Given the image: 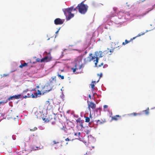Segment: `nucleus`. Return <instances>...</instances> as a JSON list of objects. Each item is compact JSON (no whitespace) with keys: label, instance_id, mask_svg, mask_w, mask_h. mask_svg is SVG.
<instances>
[{"label":"nucleus","instance_id":"obj_46","mask_svg":"<svg viewBox=\"0 0 155 155\" xmlns=\"http://www.w3.org/2000/svg\"><path fill=\"white\" fill-rule=\"evenodd\" d=\"M58 31H59V30H58V31H57L55 32V33H56V34H57V33L58 32Z\"/></svg>","mask_w":155,"mask_h":155},{"label":"nucleus","instance_id":"obj_23","mask_svg":"<svg viewBox=\"0 0 155 155\" xmlns=\"http://www.w3.org/2000/svg\"><path fill=\"white\" fill-rule=\"evenodd\" d=\"M53 144H52L53 145L58 144L60 142H59V141L58 140H54L53 141Z\"/></svg>","mask_w":155,"mask_h":155},{"label":"nucleus","instance_id":"obj_2","mask_svg":"<svg viewBox=\"0 0 155 155\" xmlns=\"http://www.w3.org/2000/svg\"><path fill=\"white\" fill-rule=\"evenodd\" d=\"M73 6L70 8L65 9L63 10L64 14L66 17V19L69 20L74 16V14H72L71 12L73 11Z\"/></svg>","mask_w":155,"mask_h":155},{"label":"nucleus","instance_id":"obj_10","mask_svg":"<svg viewBox=\"0 0 155 155\" xmlns=\"http://www.w3.org/2000/svg\"><path fill=\"white\" fill-rule=\"evenodd\" d=\"M153 9V8H148V9H147V11L146 12L143 13L137 16L138 17H143L145 15H147V14H148Z\"/></svg>","mask_w":155,"mask_h":155},{"label":"nucleus","instance_id":"obj_50","mask_svg":"<svg viewBox=\"0 0 155 155\" xmlns=\"http://www.w3.org/2000/svg\"><path fill=\"white\" fill-rule=\"evenodd\" d=\"M99 81V80H97V82Z\"/></svg>","mask_w":155,"mask_h":155},{"label":"nucleus","instance_id":"obj_12","mask_svg":"<svg viewBox=\"0 0 155 155\" xmlns=\"http://www.w3.org/2000/svg\"><path fill=\"white\" fill-rule=\"evenodd\" d=\"M88 105V108L90 109V108H91L92 109H95L96 107V105L93 102H89L87 101Z\"/></svg>","mask_w":155,"mask_h":155},{"label":"nucleus","instance_id":"obj_18","mask_svg":"<svg viewBox=\"0 0 155 155\" xmlns=\"http://www.w3.org/2000/svg\"><path fill=\"white\" fill-rule=\"evenodd\" d=\"M96 84L95 81H93L91 83V84L90 85L91 86V88L93 89H94V87L95 86V84Z\"/></svg>","mask_w":155,"mask_h":155},{"label":"nucleus","instance_id":"obj_17","mask_svg":"<svg viewBox=\"0 0 155 155\" xmlns=\"http://www.w3.org/2000/svg\"><path fill=\"white\" fill-rule=\"evenodd\" d=\"M28 65V63L25 62L23 64H21L20 65H19V67L20 68H22L23 67L27 66Z\"/></svg>","mask_w":155,"mask_h":155},{"label":"nucleus","instance_id":"obj_15","mask_svg":"<svg viewBox=\"0 0 155 155\" xmlns=\"http://www.w3.org/2000/svg\"><path fill=\"white\" fill-rule=\"evenodd\" d=\"M136 37H134L133 38H131L130 39V41L127 40H125V42H123L122 43V45H125L128 43H129L131 41H132V40L135 38Z\"/></svg>","mask_w":155,"mask_h":155},{"label":"nucleus","instance_id":"obj_4","mask_svg":"<svg viewBox=\"0 0 155 155\" xmlns=\"http://www.w3.org/2000/svg\"><path fill=\"white\" fill-rule=\"evenodd\" d=\"M45 122L46 123L50 122L52 125H55L56 122L55 116L51 114L49 115L48 117L46 119Z\"/></svg>","mask_w":155,"mask_h":155},{"label":"nucleus","instance_id":"obj_31","mask_svg":"<svg viewBox=\"0 0 155 155\" xmlns=\"http://www.w3.org/2000/svg\"><path fill=\"white\" fill-rule=\"evenodd\" d=\"M32 150H37L38 149V147H34L32 148Z\"/></svg>","mask_w":155,"mask_h":155},{"label":"nucleus","instance_id":"obj_45","mask_svg":"<svg viewBox=\"0 0 155 155\" xmlns=\"http://www.w3.org/2000/svg\"><path fill=\"white\" fill-rule=\"evenodd\" d=\"M27 95H28V97L30 96V95H29V94H27Z\"/></svg>","mask_w":155,"mask_h":155},{"label":"nucleus","instance_id":"obj_47","mask_svg":"<svg viewBox=\"0 0 155 155\" xmlns=\"http://www.w3.org/2000/svg\"><path fill=\"white\" fill-rule=\"evenodd\" d=\"M61 72H63V71H64V70H61Z\"/></svg>","mask_w":155,"mask_h":155},{"label":"nucleus","instance_id":"obj_19","mask_svg":"<svg viewBox=\"0 0 155 155\" xmlns=\"http://www.w3.org/2000/svg\"><path fill=\"white\" fill-rule=\"evenodd\" d=\"M105 122V120H97V124H103Z\"/></svg>","mask_w":155,"mask_h":155},{"label":"nucleus","instance_id":"obj_27","mask_svg":"<svg viewBox=\"0 0 155 155\" xmlns=\"http://www.w3.org/2000/svg\"><path fill=\"white\" fill-rule=\"evenodd\" d=\"M58 77L61 78L62 79H63L64 78V77L63 76H62L58 74Z\"/></svg>","mask_w":155,"mask_h":155},{"label":"nucleus","instance_id":"obj_34","mask_svg":"<svg viewBox=\"0 0 155 155\" xmlns=\"http://www.w3.org/2000/svg\"><path fill=\"white\" fill-rule=\"evenodd\" d=\"M97 76H100L99 78H100L102 76V74L101 73L100 74H97Z\"/></svg>","mask_w":155,"mask_h":155},{"label":"nucleus","instance_id":"obj_41","mask_svg":"<svg viewBox=\"0 0 155 155\" xmlns=\"http://www.w3.org/2000/svg\"><path fill=\"white\" fill-rule=\"evenodd\" d=\"M84 155H90V153L89 152H87L86 154H84Z\"/></svg>","mask_w":155,"mask_h":155},{"label":"nucleus","instance_id":"obj_38","mask_svg":"<svg viewBox=\"0 0 155 155\" xmlns=\"http://www.w3.org/2000/svg\"><path fill=\"white\" fill-rule=\"evenodd\" d=\"M73 6V11H76V9H77V8H76H76H74V6Z\"/></svg>","mask_w":155,"mask_h":155},{"label":"nucleus","instance_id":"obj_43","mask_svg":"<svg viewBox=\"0 0 155 155\" xmlns=\"http://www.w3.org/2000/svg\"><path fill=\"white\" fill-rule=\"evenodd\" d=\"M46 120V119H45V118H44L43 119V120H44V121H45Z\"/></svg>","mask_w":155,"mask_h":155},{"label":"nucleus","instance_id":"obj_30","mask_svg":"<svg viewBox=\"0 0 155 155\" xmlns=\"http://www.w3.org/2000/svg\"><path fill=\"white\" fill-rule=\"evenodd\" d=\"M13 98H14V96H13L10 97H9L8 98V100L10 101V100H12Z\"/></svg>","mask_w":155,"mask_h":155},{"label":"nucleus","instance_id":"obj_36","mask_svg":"<svg viewBox=\"0 0 155 155\" xmlns=\"http://www.w3.org/2000/svg\"><path fill=\"white\" fill-rule=\"evenodd\" d=\"M77 134H78V138L80 139L81 138L80 137V134H81V133L80 132H78V133H77Z\"/></svg>","mask_w":155,"mask_h":155},{"label":"nucleus","instance_id":"obj_20","mask_svg":"<svg viewBox=\"0 0 155 155\" xmlns=\"http://www.w3.org/2000/svg\"><path fill=\"white\" fill-rule=\"evenodd\" d=\"M143 112H144L146 114V115H148L149 113V108L148 107L147 109L145 110H143Z\"/></svg>","mask_w":155,"mask_h":155},{"label":"nucleus","instance_id":"obj_24","mask_svg":"<svg viewBox=\"0 0 155 155\" xmlns=\"http://www.w3.org/2000/svg\"><path fill=\"white\" fill-rule=\"evenodd\" d=\"M140 114L139 113H133L132 114H130V115H133L134 116H136L137 115H140Z\"/></svg>","mask_w":155,"mask_h":155},{"label":"nucleus","instance_id":"obj_40","mask_svg":"<svg viewBox=\"0 0 155 155\" xmlns=\"http://www.w3.org/2000/svg\"><path fill=\"white\" fill-rule=\"evenodd\" d=\"M103 65V63H101V64H99L98 66H97V67H100L101 66H102Z\"/></svg>","mask_w":155,"mask_h":155},{"label":"nucleus","instance_id":"obj_11","mask_svg":"<svg viewBox=\"0 0 155 155\" xmlns=\"http://www.w3.org/2000/svg\"><path fill=\"white\" fill-rule=\"evenodd\" d=\"M83 66L82 64H81V65H78V64H76L75 66V68H71V70H73V71L74 72H75L76 70H77L78 69H81V68L82 67V66Z\"/></svg>","mask_w":155,"mask_h":155},{"label":"nucleus","instance_id":"obj_29","mask_svg":"<svg viewBox=\"0 0 155 155\" xmlns=\"http://www.w3.org/2000/svg\"><path fill=\"white\" fill-rule=\"evenodd\" d=\"M8 102V100H6L5 101H0V105L2 104H5L6 103Z\"/></svg>","mask_w":155,"mask_h":155},{"label":"nucleus","instance_id":"obj_6","mask_svg":"<svg viewBox=\"0 0 155 155\" xmlns=\"http://www.w3.org/2000/svg\"><path fill=\"white\" fill-rule=\"evenodd\" d=\"M64 20L60 18H57L54 20V23L56 25H61L63 23Z\"/></svg>","mask_w":155,"mask_h":155},{"label":"nucleus","instance_id":"obj_22","mask_svg":"<svg viewBox=\"0 0 155 155\" xmlns=\"http://www.w3.org/2000/svg\"><path fill=\"white\" fill-rule=\"evenodd\" d=\"M37 93H35L34 94H32L31 95V96L32 98H35L37 97Z\"/></svg>","mask_w":155,"mask_h":155},{"label":"nucleus","instance_id":"obj_14","mask_svg":"<svg viewBox=\"0 0 155 155\" xmlns=\"http://www.w3.org/2000/svg\"><path fill=\"white\" fill-rule=\"evenodd\" d=\"M114 48H111L109 49V48H108L107 50H105L106 51H107V54H108L109 55H111L114 51Z\"/></svg>","mask_w":155,"mask_h":155},{"label":"nucleus","instance_id":"obj_3","mask_svg":"<svg viewBox=\"0 0 155 155\" xmlns=\"http://www.w3.org/2000/svg\"><path fill=\"white\" fill-rule=\"evenodd\" d=\"M91 61H93L95 62V66H97V57L92 54H90L89 56L84 59L85 62L86 63L89 62Z\"/></svg>","mask_w":155,"mask_h":155},{"label":"nucleus","instance_id":"obj_33","mask_svg":"<svg viewBox=\"0 0 155 155\" xmlns=\"http://www.w3.org/2000/svg\"><path fill=\"white\" fill-rule=\"evenodd\" d=\"M38 92L37 93V94H41V92L39 90H38Z\"/></svg>","mask_w":155,"mask_h":155},{"label":"nucleus","instance_id":"obj_5","mask_svg":"<svg viewBox=\"0 0 155 155\" xmlns=\"http://www.w3.org/2000/svg\"><path fill=\"white\" fill-rule=\"evenodd\" d=\"M53 87V85L50 86L49 84H47L44 87V89H45L44 91H45L44 93L49 92L52 90Z\"/></svg>","mask_w":155,"mask_h":155},{"label":"nucleus","instance_id":"obj_9","mask_svg":"<svg viewBox=\"0 0 155 155\" xmlns=\"http://www.w3.org/2000/svg\"><path fill=\"white\" fill-rule=\"evenodd\" d=\"M51 60V57L46 56L45 57L43 58H42L40 60V62H48L50 61Z\"/></svg>","mask_w":155,"mask_h":155},{"label":"nucleus","instance_id":"obj_7","mask_svg":"<svg viewBox=\"0 0 155 155\" xmlns=\"http://www.w3.org/2000/svg\"><path fill=\"white\" fill-rule=\"evenodd\" d=\"M106 51L105 50L102 51H99L97 54V58L98 57H99V58H101L104 56H105L107 54ZM98 58H97V63L98 62Z\"/></svg>","mask_w":155,"mask_h":155},{"label":"nucleus","instance_id":"obj_8","mask_svg":"<svg viewBox=\"0 0 155 155\" xmlns=\"http://www.w3.org/2000/svg\"><path fill=\"white\" fill-rule=\"evenodd\" d=\"M49 80V83L48 84H49L51 86L53 85V84L54 83H56V77L54 76V77H52Z\"/></svg>","mask_w":155,"mask_h":155},{"label":"nucleus","instance_id":"obj_48","mask_svg":"<svg viewBox=\"0 0 155 155\" xmlns=\"http://www.w3.org/2000/svg\"><path fill=\"white\" fill-rule=\"evenodd\" d=\"M37 88H39V86H37V87H36Z\"/></svg>","mask_w":155,"mask_h":155},{"label":"nucleus","instance_id":"obj_42","mask_svg":"<svg viewBox=\"0 0 155 155\" xmlns=\"http://www.w3.org/2000/svg\"><path fill=\"white\" fill-rule=\"evenodd\" d=\"M28 97L27 96H25L24 97V98H27Z\"/></svg>","mask_w":155,"mask_h":155},{"label":"nucleus","instance_id":"obj_28","mask_svg":"<svg viewBox=\"0 0 155 155\" xmlns=\"http://www.w3.org/2000/svg\"><path fill=\"white\" fill-rule=\"evenodd\" d=\"M124 13L122 12H120L118 14V16L119 17V15H122V16L124 15Z\"/></svg>","mask_w":155,"mask_h":155},{"label":"nucleus","instance_id":"obj_44","mask_svg":"<svg viewBox=\"0 0 155 155\" xmlns=\"http://www.w3.org/2000/svg\"><path fill=\"white\" fill-rule=\"evenodd\" d=\"M77 135H78L77 133H75L74 134V135L77 136Z\"/></svg>","mask_w":155,"mask_h":155},{"label":"nucleus","instance_id":"obj_25","mask_svg":"<svg viewBox=\"0 0 155 155\" xmlns=\"http://www.w3.org/2000/svg\"><path fill=\"white\" fill-rule=\"evenodd\" d=\"M85 121L86 122H89L90 121V119L88 117H85Z\"/></svg>","mask_w":155,"mask_h":155},{"label":"nucleus","instance_id":"obj_1","mask_svg":"<svg viewBox=\"0 0 155 155\" xmlns=\"http://www.w3.org/2000/svg\"><path fill=\"white\" fill-rule=\"evenodd\" d=\"M76 8H77V9L80 13L84 14L87 12L88 6L87 5L84 4L83 2H81L78 5Z\"/></svg>","mask_w":155,"mask_h":155},{"label":"nucleus","instance_id":"obj_35","mask_svg":"<svg viewBox=\"0 0 155 155\" xmlns=\"http://www.w3.org/2000/svg\"><path fill=\"white\" fill-rule=\"evenodd\" d=\"M40 60L41 59H39V58H38L36 59V61L37 62H40Z\"/></svg>","mask_w":155,"mask_h":155},{"label":"nucleus","instance_id":"obj_39","mask_svg":"<svg viewBox=\"0 0 155 155\" xmlns=\"http://www.w3.org/2000/svg\"><path fill=\"white\" fill-rule=\"evenodd\" d=\"M108 106L107 105H104V109L107 108Z\"/></svg>","mask_w":155,"mask_h":155},{"label":"nucleus","instance_id":"obj_21","mask_svg":"<svg viewBox=\"0 0 155 155\" xmlns=\"http://www.w3.org/2000/svg\"><path fill=\"white\" fill-rule=\"evenodd\" d=\"M21 96V94H18L17 95H15L13 96H14V98L15 99H18L20 98Z\"/></svg>","mask_w":155,"mask_h":155},{"label":"nucleus","instance_id":"obj_37","mask_svg":"<svg viewBox=\"0 0 155 155\" xmlns=\"http://www.w3.org/2000/svg\"><path fill=\"white\" fill-rule=\"evenodd\" d=\"M65 140L66 141H70L71 140L70 139H69L68 138H67L65 139Z\"/></svg>","mask_w":155,"mask_h":155},{"label":"nucleus","instance_id":"obj_51","mask_svg":"<svg viewBox=\"0 0 155 155\" xmlns=\"http://www.w3.org/2000/svg\"><path fill=\"white\" fill-rule=\"evenodd\" d=\"M98 100H97V103H98Z\"/></svg>","mask_w":155,"mask_h":155},{"label":"nucleus","instance_id":"obj_16","mask_svg":"<svg viewBox=\"0 0 155 155\" xmlns=\"http://www.w3.org/2000/svg\"><path fill=\"white\" fill-rule=\"evenodd\" d=\"M121 117V116H120L118 115H117L114 117H112V120H115L117 121L118 120L117 117H119L120 118Z\"/></svg>","mask_w":155,"mask_h":155},{"label":"nucleus","instance_id":"obj_26","mask_svg":"<svg viewBox=\"0 0 155 155\" xmlns=\"http://www.w3.org/2000/svg\"><path fill=\"white\" fill-rule=\"evenodd\" d=\"M37 129V128L36 127H34L32 129H30V130L31 131H34L36 130Z\"/></svg>","mask_w":155,"mask_h":155},{"label":"nucleus","instance_id":"obj_32","mask_svg":"<svg viewBox=\"0 0 155 155\" xmlns=\"http://www.w3.org/2000/svg\"><path fill=\"white\" fill-rule=\"evenodd\" d=\"M46 104L47 105H50V102L49 101H47L46 102Z\"/></svg>","mask_w":155,"mask_h":155},{"label":"nucleus","instance_id":"obj_13","mask_svg":"<svg viewBox=\"0 0 155 155\" xmlns=\"http://www.w3.org/2000/svg\"><path fill=\"white\" fill-rule=\"evenodd\" d=\"M76 121L78 123H79V124L81 127V128H84V127L83 125V123L84 122V121H82V120H81V119L79 118L77 119Z\"/></svg>","mask_w":155,"mask_h":155},{"label":"nucleus","instance_id":"obj_49","mask_svg":"<svg viewBox=\"0 0 155 155\" xmlns=\"http://www.w3.org/2000/svg\"><path fill=\"white\" fill-rule=\"evenodd\" d=\"M54 114L55 115H57V114H55V113H54Z\"/></svg>","mask_w":155,"mask_h":155}]
</instances>
